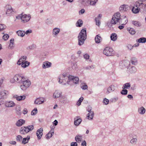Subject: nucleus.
<instances>
[{
	"label": "nucleus",
	"mask_w": 146,
	"mask_h": 146,
	"mask_svg": "<svg viewBox=\"0 0 146 146\" xmlns=\"http://www.w3.org/2000/svg\"><path fill=\"white\" fill-rule=\"evenodd\" d=\"M78 44L81 46L84 43L87 38V34L86 29H82L79 33L78 37Z\"/></svg>",
	"instance_id": "obj_1"
},
{
	"label": "nucleus",
	"mask_w": 146,
	"mask_h": 146,
	"mask_svg": "<svg viewBox=\"0 0 146 146\" xmlns=\"http://www.w3.org/2000/svg\"><path fill=\"white\" fill-rule=\"evenodd\" d=\"M121 18V14L117 12L115 13L112 16L111 23L113 25L116 24L119 22Z\"/></svg>",
	"instance_id": "obj_2"
},
{
	"label": "nucleus",
	"mask_w": 146,
	"mask_h": 146,
	"mask_svg": "<svg viewBox=\"0 0 146 146\" xmlns=\"http://www.w3.org/2000/svg\"><path fill=\"white\" fill-rule=\"evenodd\" d=\"M58 79V82L60 84H62L63 85H65L66 82L67 84H70V82L68 80V76H67L65 74H63L60 76L59 77Z\"/></svg>",
	"instance_id": "obj_3"
},
{
	"label": "nucleus",
	"mask_w": 146,
	"mask_h": 146,
	"mask_svg": "<svg viewBox=\"0 0 146 146\" xmlns=\"http://www.w3.org/2000/svg\"><path fill=\"white\" fill-rule=\"evenodd\" d=\"M16 18L17 19H21V21L24 23H25L29 21L31 17L29 14L28 15L26 14L23 15L22 14H21L17 16Z\"/></svg>",
	"instance_id": "obj_4"
},
{
	"label": "nucleus",
	"mask_w": 146,
	"mask_h": 146,
	"mask_svg": "<svg viewBox=\"0 0 146 146\" xmlns=\"http://www.w3.org/2000/svg\"><path fill=\"white\" fill-rule=\"evenodd\" d=\"M21 85L20 88L23 91L26 90L30 86L31 83L30 81L26 78H25Z\"/></svg>",
	"instance_id": "obj_5"
},
{
	"label": "nucleus",
	"mask_w": 146,
	"mask_h": 146,
	"mask_svg": "<svg viewBox=\"0 0 146 146\" xmlns=\"http://www.w3.org/2000/svg\"><path fill=\"white\" fill-rule=\"evenodd\" d=\"M103 53L107 56H112L114 55L115 54L113 49L109 47L105 48L103 50Z\"/></svg>",
	"instance_id": "obj_6"
},
{
	"label": "nucleus",
	"mask_w": 146,
	"mask_h": 146,
	"mask_svg": "<svg viewBox=\"0 0 146 146\" xmlns=\"http://www.w3.org/2000/svg\"><path fill=\"white\" fill-rule=\"evenodd\" d=\"M14 80L15 81L17 82L19 84H21L23 80L25 78L22 75L16 74L14 77Z\"/></svg>",
	"instance_id": "obj_7"
},
{
	"label": "nucleus",
	"mask_w": 146,
	"mask_h": 146,
	"mask_svg": "<svg viewBox=\"0 0 146 146\" xmlns=\"http://www.w3.org/2000/svg\"><path fill=\"white\" fill-rule=\"evenodd\" d=\"M69 82H72L75 84L78 83L79 79L78 77H75L72 76H68Z\"/></svg>",
	"instance_id": "obj_8"
},
{
	"label": "nucleus",
	"mask_w": 146,
	"mask_h": 146,
	"mask_svg": "<svg viewBox=\"0 0 146 146\" xmlns=\"http://www.w3.org/2000/svg\"><path fill=\"white\" fill-rule=\"evenodd\" d=\"M144 5L145 4L143 3V0H139L136 2L135 3V6L137 7H139L144 9Z\"/></svg>",
	"instance_id": "obj_9"
},
{
	"label": "nucleus",
	"mask_w": 146,
	"mask_h": 146,
	"mask_svg": "<svg viewBox=\"0 0 146 146\" xmlns=\"http://www.w3.org/2000/svg\"><path fill=\"white\" fill-rule=\"evenodd\" d=\"M9 94L8 91L3 90L0 92V98H5Z\"/></svg>",
	"instance_id": "obj_10"
},
{
	"label": "nucleus",
	"mask_w": 146,
	"mask_h": 146,
	"mask_svg": "<svg viewBox=\"0 0 146 146\" xmlns=\"http://www.w3.org/2000/svg\"><path fill=\"white\" fill-rule=\"evenodd\" d=\"M43 129L42 128H40L36 131V135L38 139H40L43 135Z\"/></svg>",
	"instance_id": "obj_11"
},
{
	"label": "nucleus",
	"mask_w": 146,
	"mask_h": 146,
	"mask_svg": "<svg viewBox=\"0 0 146 146\" xmlns=\"http://www.w3.org/2000/svg\"><path fill=\"white\" fill-rule=\"evenodd\" d=\"M115 89V87L113 85H111L108 87L106 89V94H108L110 93L113 91Z\"/></svg>",
	"instance_id": "obj_12"
},
{
	"label": "nucleus",
	"mask_w": 146,
	"mask_h": 146,
	"mask_svg": "<svg viewBox=\"0 0 146 146\" xmlns=\"http://www.w3.org/2000/svg\"><path fill=\"white\" fill-rule=\"evenodd\" d=\"M6 9H7L6 14L7 16H10L11 14L13 11L10 5H7L6 6Z\"/></svg>",
	"instance_id": "obj_13"
},
{
	"label": "nucleus",
	"mask_w": 146,
	"mask_h": 146,
	"mask_svg": "<svg viewBox=\"0 0 146 146\" xmlns=\"http://www.w3.org/2000/svg\"><path fill=\"white\" fill-rule=\"evenodd\" d=\"M62 94V93L60 91L58 90H56L53 93V97L56 99L60 97Z\"/></svg>",
	"instance_id": "obj_14"
},
{
	"label": "nucleus",
	"mask_w": 146,
	"mask_h": 146,
	"mask_svg": "<svg viewBox=\"0 0 146 146\" xmlns=\"http://www.w3.org/2000/svg\"><path fill=\"white\" fill-rule=\"evenodd\" d=\"M137 137L136 135H132V139L130 141V143L133 145L136 144L137 142Z\"/></svg>",
	"instance_id": "obj_15"
},
{
	"label": "nucleus",
	"mask_w": 146,
	"mask_h": 146,
	"mask_svg": "<svg viewBox=\"0 0 146 146\" xmlns=\"http://www.w3.org/2000/svg\"><path fill=\"white\" fill-rule=\"evenodd\" d=\"M19 132L21 134H25L29 132V131L27 130L26 127L23 126L20 128Z\"/></svg>",
	"instance_id": "obj_16"
},
{
	"label": "nucleus",
	"mask_w": 146,
	"mask_h": 146,
	"mask_svg": "<svg viewBox=\"0 0 146 146\" xmlns=\"http://www.w3.org/2000/svg\"><path fill=\"white\" fill-rule=\"evenodd\" d=\"M44 99L42 98H38L34 101L35 104H43L44 102Z\"/></svg>",
	"instance_id": "obj_17"
},
{
	"label": "nucleus",
	"mask_w": 146,
	"mask_h": 146,
	"mask_svg": "<svg viewBox=\"0 0 146 146\" xmlns=\"http://www.w3.org/2000/svg\"><path fill=\"white\" fill-rule=\"evenodd\" d=\"M13 97L17 101L23 100L26 98V96L23 95L22 96H19L17 95H15L13 96Z\"/></svg>",
	"instance_id": "obj_18"
},
{
	"label": "nucleus",
	"mask_w": 146,
	"mask_h": 146,
	"mask_svg": "<svg viewBox=\"0 0 146 146\" xmlns=\"http://www.w3.org/2000/svg\"><path fill=\"white\" fill-rule=\"evenodd\" d=\"M128 22L127 18L125 16H123V18H121V19L119 22L120 23L122 24L123 25H125Z\"/></svg>",
	"instance_id": "obj_19"
},
{
	"label": "nucleus",
	"mask_w": 146,
	"mask_h": 146,
	"mask_svg": "<svg viewBox=\"0 0 146 146\" xmlns=\"http://www.w3.org/2000/svg\"><path fill=\"white\" fill-rule=\"evenodd\" d=\"M74 123L76 126L78 125L82 121V119L79 116L75 117L74 118Z\"/></svg>",
	"instance_id": "obj_20"
},
{
	"label": "nucleus",
	"mask_w": 146,
	"mask_h": 146,
	"mask_svg": "<svg viewBox=\"0 0 146 146\" xmlns=\"http://www.w3.org/2000/svg\"><path fill=\"white\" fill-rule=\"evenodd\" d=\"M51 63L48 61L44 62H43L42 65V68L45 69L49 68L51 66Z\"/></svg>",
	"instance_id": "obj_21"
},
{
	"label": "nucleus",
	"mask_w": 146,
	"mask_h": 146,
	"mask_svg": "<svg viewBox=\"0 0 146 146\" xmlns=\"http://www.w3.org/2000/svg\"><path fill=\"white\" fill-rule=\"evenodd\" d=\"M60 31V29L58 28H54L52 31V35L53 36H56Z\"/></svg>",
	"instance_id": "obj_22"
},
{
	"label": "nucleus",
	"mask_w": 146,
	"mask_h": 146,
	"mask_svg": "<svg viewBox=\"0 0 146 146\" xmlns=\"http://www.w3.org/2000/svg\"><path fill=\"white\" fill-rule=\"evenodd\" d=\"M27 59V57L26 56H21L18 60L17 64L19 65H21V63L25 62Z\"/></svg>",
	"instance_id": "obj_23"
},
{
	"label": "nucleus",
	"mask_w": 146,
	"mask_h": 146,
	"mask_svg": "<svg viewBox=\"0 0 146 146\" xmlns=\"http://www.w3.org/2000/svg\"><path fill=\"white\" fill-rule=\"evenodd\" d=\"M15 105L14 103L12 101H7L5 103V106L7 107H13Z\"/></svg>",
	"instance_id": "obj_24"
},
{
	"label": "nucleus",
	"mask_w": 146,
	"mask_h": 146,
	"mask_svg": "<svg viewBox=\"0 0 146 146\" xmlns=\"http://www.w3.org/2000/svg\"><path fill=\"white\" fill-rule=\"evenodd\" d=\"M138 112L140 114L143 115L145 112V109L143 107H141L138 108Z\"/></svg>",
	"instance_id": "obj_25"
},
{
	"label": "nucleus",
	"mask_w": 146,
	"mask_h": 146,
	"mask_svg": "<svg viewBox=\"0 0 146 146\" xmlns=\"http://www.w3.org/2000/svg\"><path fill=\"white\" fill-rule=\"evenodd\" d=\"M128 71L130 73H134L137 71V69L135 66H129L128 68Z\"/></svg>",
	"instance_id": "obj_26"
},
{
	"label": "nucleus",
	"mask_w": 146,
	"mask_h": 146,
	"mask_svg": "<svg viewBox=\"0 0 146 146\" xmlns=\"http://www.w3.org/2000/svg\"><path fill=\"white\" fill-rule=\"evenodd\" d=\"M129 8L128 5H123L120 7L119 10H123L124 11H127L129 10Z\"/></svg>",
	"instance_id": "obj_27"
},
{
	"label": "nucleus",
	"mask_w": 146,
	"mask_h": 146,
	"mask_svg": "<svg viewBox=\"0 0 146 146\" xmlns=\"http://www.w3.org/2000/svg\"><path fill=\"white\" fill-rule=\"evenodd\" d=\"M25 123V121L23 119H20L18 120L16 123L17 126L19 127L22 126Z\"/></svg>",
	"instance_id": "obj_28"
},
{
	"label": "nucleus",
	"mask_w": 146,
	"mask_h": 146,
	"mask_svg": "<svg viewBox=\"0 0 146 146\" xmlns=\"http://www.w3.org/2000/svg\"><path fill=\"white\" fill-rule=\"evenodd\" d=\"M87 110L89 112H90V113L91 114L90 119H92L94 115V111H92V107L90 106L88 107L87 108Z\"/></svg>",
	"instance_id": "obj_29"
},
{
	"label": "nucleus",
	"mask_w": 146,
	"mask_h": 146,
	"mask_svg": "<svg viewBox=\"0 0 146 146\" xmlns=\"http://www.w3.org/2000/svg\"><path fill=\"white\" fill-rule=\"evenodd\" d=\"M95 40L96 43H99L102 40V38L100 36V35H98L95 36Z\"/></svg>",
	"instance_id": "obj_30"
},
{
	"label": "nucleus",
	"mask_w": 146,
	"mask_h": 146,
	"mask_svg": "<svg viewBox=\"0 0 146 146\" xmlns=\"http://www.w3.org/2000/svg\"><path fill=\"white\" fill-rule=\"evenodd\" d=\"M59 101L61 103L64 104H66L69 102V101L68 100L67 98L66 97H60L59 99Z\"/></svg>",
	"instance_id": "obj_31"
},
{
	"label": "nucleus",
	"mask_w": 146,
	"mask_h": 146,
	"mask_svg": "<svg viewBox=\"0 0 146 146\" xmlns=\"http://www.w3.org/2000/svg\"><path fill=\"white\" fill-rule=\"evenodd\" d=\"M135 5V6L133 7L132 11L134 13H137L139 12L140 10V8L136 7Z\"/></svg>",
	"instance_id": "obj_32"
},
{
	"label": "nucleus",
	"mask_w": 146,
	"mask_h": 146,
	"mask_svg": "<svg viewBox=\"0 0 146 146\" xmlns=\"http://www.w3.org/2000/svg\"><path fill=\"white\" fill-rule=\"evenodd\" d=\"M132 23L135 26L140 27L141 26V24L140 22L139 21H132Z\"/></svg>",
	"instance_id": "obj_33"
},
{
	"label": "nucleus",
	"mask_w": 146,
	"mask_h": 146,
	"mask_svg": "<svg viewBox=\"0 0 146 146\" xmlns=\"http://www.w3.org/2000/svg\"><path fill=\"white\" fill-rule=\"evenodd\" d=\"M30 63L28 61H25V62L21 63V66L23 68H25L29 65Z\"/></svg>",
	"instance_id": "obj_34"
},
{
	"label": "nucleus",
	"mask_w": 146,
	"mask_h": 146,
	"mask_svg": "<svg viewBox=\"0 0 146 146\" xmlns=\"http://www.w3.org/2000/svg\"><path fill=\"white\" fill-rule=\"evenodd\" d=\"M137 42L139 43H145L146 42V38L145 37H141L136 40Z\"/></svg>",
	"instance_id": "obj_35"
},
{
	"label": "nucleus",
	"mask_w": 146,
	"mask_h": 146,
	"mask_svg": "<svg viewBox=\"0 0 146 146\" xmlns=\"http://www.w3.org/2000/svg\"><path fill=\"white\" fill-rule=\"evenodd\" d=\"M18 35L21 37H23L25 35V32L24 31H18L17 32Z\"/></svg>",
	"instance_id": "obj_36"
},
{
	"label": "nucleus",
	"mask_w": 146,
	"mask_h": 146,
	"mask_svg": "<svg viewBox=\"0 0 146 146\" xmlns=\"http://www.w3.org/2000/svg\"><path fill=\"white\" fill-rule=\"evenodd\" d=\"M30 139V137L28 136L26 138H23L22 141V143L24 144L27 143Z\"/></svg>",
	"instance_id": "obj_37"
},
{
	"label": "nucleus",
	"mask_w": 146,
	"mask_h": 146,
	"mask_svg": "<svg viewBox=\"0 0 146 146\" xmlns=\"http://www.w3.org/2000/svg\"><path fill=\"white\" fill-rule=\"evenodd\" d=\"M111 40L113 41H115L117 39V35L116 33H112L110 36Z\"/></svg>",
	"instance_id": "obj_38"
},
{
	"label": "nucleus",
	"mask_w": 146,
	"mask_h": 146,
	"mask_svg": "<svg viewBox=\"0 0 146 146\" xmlns=\"http://www.w3.org/2000/svg\"><path fill=\"white\" fill-rule=\"evenodd\" d=\"M83 24V21L80 19H79L76 23V25L77 27H81Z\"/></svg>",
	"instance_id": "obj_39"
},
{
	"label": "nucleus",
	"mask_w": 146,
	"mask_h": 146,
	"mask_svg": "<svg viewBox=\"0 0 146 146\" xmlns=\"http://www.w3.org/2000/svg\"><path fill=\"white\" fill-rule=\"evenodd\" d=\"M82 136L81 135H76L75 138V140L77 142H79L82 140Z\"/></svg>",
	"instance_id": "obj_40"
},
{
	"label": "nucleus",
	"mask_w": 146,
	"mask_h": 146,
	"mask_svg": "<svg viewBox=\"0 0 146 146\" xmlns=\"http://www.w3.org/2000/svg\"><path fill=\"white\" fill-rule=\"evenodd\" d=\"M127 30L129 31V33L132 35H134L135 33V31L133 28H127Z\"/></svg>",
	"instance_id": "obj_41"
},
{
	"label": "nucleus",
	"mask_w": 146,
	"mask_h": 146,
	"mask_svg": "<svg viewBox=\"0 0 146 146\" xmlns=\"http://www.w3.org/2000/svg\"><path fill=\"white\" fill-rule=\"evenodd\" d=\"M131 63L133 65H135L137 63V59L135 57H132L131 58Z\"/></svg>",
	"instance_id": "obj_42"
},
{
	"label": "nucleus",
	"mask_w": 146,
	"mask_h": 146,
	"mask_svg": "<svg viewBox=\"0 0 146 146\" xmlns=\"http://www.w3.org/2000/svg\"><path fill=\"white\" fill-rule=\"evenodd\" d=\"M131 87L130 84V83H127L124 84L122 87L123 89H128Z\"/></svg>",
	"instance_id": "obj_43"
},
{
	"label": "nucleus",
	"mask_w": 146,
	"mask_h": 146,
	"mask_svg": "<svg viewBox=\"0 0 146 146\" xmlns=\"http://www.w3.org/2000/svg\"><path fill=\"white\" fill-rule=\"evenodd\" d=\"M100 18H99V17H96L95 19L96 22V25L98 26H99L100 25Z\"/></svg>",
	"instance_id": "obj_44"
},
{
	"label": "nucleus",
	"mask_w": 146,
	"mask_h": 146,
	"mask_svg": "<svg viewBox=\"0 0 146 146\" xmlns=\"http://www.w3.org/2000/svg\"><path fill=\"white\" fill-rule=\"evenodd\" d=\"M16 110L17 111L16 113L18 115H20L21 113V107L19 106L18 107H17L16 108Z\"/></svg>",
	"instance_id": "obj_45"
},
{
	"label": "nucleus",
	"mask_w": 146,
	"mask_h": 146,
	"mask_svg": "<svg viewBox=\"0 0 146 146\" xmlns=\"http://www.w3.org/2000/svg\"><path fill=\"white\" fill-rule=\"evenodd\" d=\"M26 127H27V130L28 131H29V132L30 131H32V130H33L34 128V126L33 125H28L27 126H26Z\"/></svg>",
	"instance_id": "obj_46"
},
{
	"label": "nucleus",
	"mask_w": 146,
	"mask_h": 146,
	"mask_svg": "<svg viewBox=\"0 0 146 146\" xmlns=\"http://www.w3.org/2000/svg\"><path fill=\"white\" fill-rule=\"evenodd\" d=\"M54 133H52V132L50 131V132L47 134L46 135V137L47 139L50 138L51 137Z\"/></svg>",
	"instance_id": "obj_47"
},
{
	"label": "nucleus",
	"mask_w": 146,
	"mask_h": 146,
	"mask_svg": "<svg viewBox=\"0 0 146 146\" xmlns=\"http://www.w3.org/2000/svg\"><path fill=\"white\" fill-rule=\"evenodd\" d=\"M37 113V110L36 108H35L32 111L31 114L32 115H35Z\"/></svg>",
	"instance_id": "obj_48"
},
{
	"label": "nucleus",
	"mask_w": 146,
	"mask_h": 146,
	"mask_svg": "<svg viewBox=\"0 0 146 146\" xmlns=\"http://www.w3.org/2000/svg\"><path fill=\"white\" fill-rule=\"evenodd\" d=\"M84 99V98L83 97H81L80 98H79V100L78 101L77 105L78 106H80Z\"/></svg>",
	"instance_id": "obj_49"
},
{
	"label": "nucleus",
	"mask_w": 146,
	"mask_h": 146,
	"mask_svg": "<svg viewBox=\"0 0 146 146\" xmlns=\"http://www.w3.org/2000/svg\"><path fill=\"white\" fill-rule=\"evenodd\" d=\"M23 137L20 135H18L16 137V140L17 141L21 142L22 141Z\"/></svg>",
	"instance_id": "obj_50"
},
{
	"label": "nucleus",
	"mask_w": 146,
	"mask_h": 146,
	"mask_svg": "<svg viewBox=\"0 0 146 146\" xmlns=\"http://www.w3.org/2000/svg\"><path fill=\"white\" fill-rule=\"evenodd\" d=\"M128 91L126 89H123L121 92V94L125 95L127 94Z\"/></svg>",
	"instance_id": "obj_51"
},
{
	"label": "nucleus",
	"mask_w": 146,
	"mask_h": 146,
	"mask_svg": "<svg viewBox=\"0 0 146 146\" xmlns=\"http://www.w3.org/2000/svg\"><path fill=\"white\" fill-rule=\"evenodd\" d=\"M98 1V0H91L90 1V5H94Z\"/></svg>",
	"instance_id": "obj_52"
},
{
	"label": "nucleus",
	"mask_w": 146,
	"mask_h": 146,
	"mask_svg": "<svg viewBox=\"0 0 146 146\" xmlns=\"http://www.w3.org/2000/svg\"><path fill=\"white\" fill-rule=\"evenodd\" d=\"M118 100L117 97H116L115 98H111L110 100V101L112 102H115L117 101Z\"/></svg>",
	"instance_id": "obj_53"
},
{
	"label": "nucleus",
	"mask_w": 146,
	"mask_h": 146,
	"mask_svg": "<svg viewBox=\"0 0 146 146\" xmlns=\"http://www.w3.org/2000/svg\"><path fill=\"white\" fill-rule=\"evenodd\" d=\"M9 37V35L7 34H6L3 36V38L4 40H7Z\"/></svg>",
	"instance_id": "obj_54"
},
{
	"label": "nucleus",
	"mask_w": 146,
	"mask_h": 146,
	"mask_svg": "<svg viewBox=\"0 0 146 146\" xmlns=\"http://www.w3.org/2000/svg\"><path fill=\"white\" fill-rule=\"evenodd\" d=\"M84 58V59L88 60L90 56L88 54H85L83 55Z\"/></svg>",
	"instance_id": "obj_55"
},
{
	"label": "nucleus",
	"mask_w": 146,
	"mask_h": 146,
	"mask_svg": "<svg viewBox=\"0 0 146 146\" xmlns=\"http://www.w3.org/2000/svg\"><path fill=\"white\" fill-rule=\"evenodd\" d=\"M109 100L108 99L106 98H105L104 99L103 102L105 105H107L108 104Z\"/></svg>",
	"instance_id": "obj_56"
},
{
	"label": "nucleus",
	"mask_w": 146,
	"mask_h": 146,
	"mask_svg": "<svg viewBox=\"0 0 146 146\" xmlns=\"http://www.w3.org/2000/svg\"><path fill=\"white\" fill-rule=\"evenodd\" d=\"M77 65L76 63H73L72 64V68L73 69H75L77 68Z\"/></svg>",
	"instance_id": "obj_57"
},
{
	"label": "nucleus",
	"mask_w": 146,
	"mask_h": 146,
	"mask_svg": "<svg viewBox=\"0 0 146 146\" xmlns=\"http://www.w3.org/2000/svg\"><path fill=\"white\" fill-rule=\"evenodd\" d=\"M5 28L4 25L0 24V31L2 30Z\"/></svg>",
	"instance_id": "obj_58"
},
{
	"label": "nucleus",
	"mask_w": 146,
	"mask_h": 146,
	"mask_svg": "<svg viewBox=\"0 0 146 146\" xmlns=\"http://www.w3.org/2000/svg\"><path fill=\"white\" fill-rule=\"evenodd\" d=\"M85 68L86 70H90V69H93L94 68V67L93 66H87L85 67Z\"/></svg>",
	"instance_id": "obj_59"
},
{
	"label": "nucleus",
	"mask_w": 146,
	"mask_h": 146,
	"mask_svg": "<svg viewBox=\"0 0 146 146\" xmlns=\"http://www.w3.org/2000/svg\"><path fill=\"white\" fill-rule=\"evenodd\" d=\"M51 128V130L50 131L52 132V133H54V129L55 128V127L54 125H51L50 127Z\"/></svg>",
	"instance_id": "obj_60"
},
{
	"label": "nucleus",
	"mask_w": 146,
	"mask_h": 146,
	"mask_svg": "<svg viewBox=\"0 0 146 146\" xmlns=\"http://www.w3.org/2000/svg\"><path fill=\"white\" fill-rule=\"evenodd\" d=\"M81 88L83 90H86L88 88V86L87 85L84 84L82 85Z\"/></svg>",
	"instance_id": "obj_61"
},
{
	"label": "nucleus",
	"mask_w": 146,
	"mask_h": 146,
	"mask_svg": "<svg viewBox=\"0 0 146 146\" xmlns=\"http://www.w3.org/2000/svg\"><path fill=\"white\" fill-rule=\"evenodd\" d=\"M71 146H77L78 144L76 142H72L71 143Z\"/></svg>",
	"instance_id": "obj_62"
},
{
	"label": "nucleus",
	"mask_w": 146,
	"mask_h": 146,
	"mask_svg": "<svg viewBox=\"0 0 146 146\" xmlns=\"http://www.w3.org/2000/svg\"><path fill=\"white\" fill-rule=\"evenodd\" d=\"M85 11V10L84 9H82L80 11H79V14H82L84 13Z\"/></svg>",
	"instance_id": "obj_63"
},
{
	"label": "nucleus",
	"mask_w": 146,
	"mask_h": 146,
	"mask_svg": "<svg viewBox=\"0 0 146 146\" xmlns=\"http://www.w3.org/2000/svg\"><path fill=\"white\" fill-rule=\"evenodd\" d=\"M86 143L85 141H84L81 143V146H86Z\"/></svg>",
	"instance_id": "obj_64"
}]
</instances>
